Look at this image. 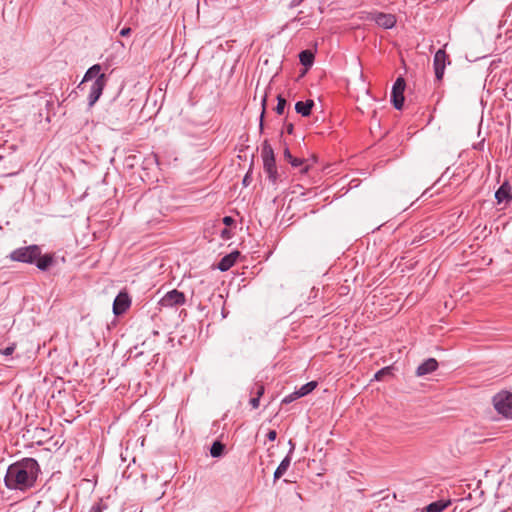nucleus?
<instances>
[{
	"label": "nucleus",
	"mask_w": 512,
	"mask_h": 512,
	"mask_svg": "<svg viewBox=\"0 0 512 512\" xmlns=\"http://www.w3.org/2000/svg\"><path fill=\"white\" fill-rule=\"evenodd\" d=\"M39 473L40 466L34 458H23L9 465L4 482L9 489L25 491L35 485Z\"/></svg>",
	"instance_id": "nucleus-1"
},
{
	"label": "nucleus",
	"mask_w": 512,
	"mask_h": 512,
	"mask_svg": "<svg viewBox=\"0 0 512 512\" xmlns=\"http://www.w3.org/2000/svg\"><path fill=\"white\" fill-rule=\"evenodd\" d=\"M261 156L263 159V169L269 181L276 184L279 179V174L277 172L274 150L268 140H265L262 144Z\"/></svg>",
	"instance_id": "nucleus-2"
},
{
	"label": "nucleus",
	"mask_w": 512,
	"mask_h": 512,
	"mask_svg": "<svg viewBox=\"0 0 512 512\" xmlns=\"http://www.w3.org/2000/svg\"><path fill=\"white\" fill-rule=\"evenodd\" d=\"M40 254L41 248L36 244H32L13 250L10 253V259L17 262L33 264Z\"/></svg>",
	"instance_id": "nucleus-3"
},
{
	"label": "nucleus",
	"mask_w": 512,
	"mask_h": 512,
	"mask_svg": "<svg viewBox=\"0 0 512 512\" xmlns=\"http://www.w3.org/2000/svg\"><path fill=\"white\" fill-rule=\"evenodd\" d=\"M495 410L503 417L512 419V393L502 391L493 397Z\"/></svg>",
	"instance_id": "nucleus-4"
},
{
	"label": "nucleus",
	"mask_w": 512,
	"mask_h": 512,
	"mask_svg": "<svg viewBox=\"0 0 512 512\" xmlns=\"http://www.w3.org/2000/svg\"><path fill=\"white\" fill-rule=\"evenodd\" d=\"M406 82L403 77H398L393 84L391 91V102L395 109L401 110L404 105V91Z\"/></svg>",
	"instance_id": "nucleus-5"
},
{
	"label": "nucleus",
	"mask_w": 512,
	"mask_h": 512,
	"mask_svg": "<svg viewBox=\"0 0 512 512\" xmlns=\"http://www.w3.org/2000/svg\"><path fill=\"white\" fill-rule=\"evenodd\" d=\"M186 296L183 292L173 289L167 292L159 301L162 307H178L184 305Z\"/></svg>",
	"instance_id": "nucleus-6"
},
{
	"label": "nucleus",
	"mask_w": 512,
	"mask_h": 512,
	"mask_svg": "<svg viewBox=\"0 0 512 512\" xmlns=\"http://www.w3.org/2000/svg\"><path fill=\"white\" fill-rule=\"evenodd\" d=\"M451 61L449 56L446 54L444 49H439L433 59V66L435 71V77L438 81H441L444 76L446 65H450Z\"/></svg>",
	"instance_id": "nucleus-7"
},
{
	"label": "nucleus",
	"mask_w": 512,
	"mask_h": 512,
	"mask_svg": "<svg viewBox=\"0 0 512 512\" xmlns=\"http://www.w3.org/2000/svg\"><path fill=\"white\" fill-rule=\"evenodd\" d=\"M107 84V76L105 74H101V76L97 77L96 80L92 83L90 87V91L88 94V104L92 107L102 95V92Z\"/></svg>",
	"instance_id": "nucleus-8"
},
{
	"label": "nucleus",
	"mask_w": 512,
	"mask_h": 512,
	"mask_svg": "<svg viewBox=\"0 0 512 512\" xmlns=\"http://www.w3.org/2000/svg\"><path fill=\"white\" fill-rule=\"evenodd\" d=\"M131 306V298L126 291H120L113 302V313L119 316L125 313Z\"/></svg>",
	"instance_id": "nucleus-9"
},
{
	"label": "nucleus",
	"mask_w": 512,
	"mask_h": 512,
	"mask_svg": "<svg viewBox=\"0 0 512 512\" xmlns=\"http://www.w3.org/2000/svg\"><path fill=\"white\" fill-rule=\"evenodd\" d=\"M370 19L384 29H391L396 24V17L393 14L375 12L370 14Z\"/></svg>",
	"instance_id": "nucleus-10"
},
{
	"label": "nucleus",
	"mask_w": 512,
	"mask_h": 512,
	"mask_svg": "<svg viewBox=\"0 0 512 512\" xmlns=\"http://www.w3.org/2000/svg\"><path fill=\"white\" fill-rule=\"evenodd\" d=\"M239 256L240 252L237 250L225 255L218 262L217 268L222 272L229 270L236 263Z\"/></svg>",
	"instance_id": "nucleus-11"
},
{
	"label": "nucleus",
	"mask_w": 512,
	"mask_h": 512,
	"mask_svg": "<svg viewBox=\"0 0 512 512\" xmlns=\"http://www.w3.org/2000/svg\"><path fill=\"white\" fill-rule=\"evenodd\" d=\"M437 368V360L435 358H428L417 367L416 375L421 377L434 372Z\"/></svg>",
	"instance_id": "nucleus-12"
},
{
	"label": "nucleus",
	"mask_w": 512,
	"mask_h": 512,
	"mask_svg": "<svg viewBox=\"0 0 512 512\" xmlns=\"http://www.w3.org/2000/svg\"><path fill=\"white\" fill-rule=\"evenodd\" d=\"M495 198L498 203L510 202L512 200V187L508 182H504L496 191Z\"/></svg>",
	"instance_id": "nucleus-13"
},
{
	"label": "nucleus",
	"mask_w": 512,
	"mask_h": 512,
	"mask_svg": "<svg viewBox=\"0 0 512 512\" xmlns=\"http://www.w3.org/2000/svg\"><path fill=\"white\" fill-rule=\"evenodd\" d=\"M36 265V267L41 271L48 270L52 265L55 264V257L54 254H40V256L37 257L36 261L33 263Z\"/></svg>",
	"instance_id": "nucleus-14"
},
{
	"label": "nucleus",
	"mask_w": 512,
	"mask_h": 512,
	"mask_svg": "<svg viewBox=\"0 0 512 512\" xmlns=\"http://www.w3.org/2000/svg\"><path fill=\"white\" fill-rule=\"evenodd\" d=\"M313 107H314V101L311 99H308L306 101H298L295 104L296 112L303 117H308L311 114Z\"/></svg>",
	"instance_id": "nucleus-15"
},
{
	"label": "nucleus",
	"mask_w": 512,
	"mask_h": 512,
	"mask_svg": "<svg viewBox=\"0 0 512 512\" xmlns=\"http://www.w3.org/2000/svg\"><path fill=\"white\" fill-rule=\"evenodd\" d=\"M450 504V500H438L427 505L425 508L422 509V512H442Z\"/></svg>",
	"instance_id": "nucleus-16"
},
{
	"label": "nucleus",
	"mask_w": 512,
	"mask_h": 512,
	"mask_svg": "<svg viewBox=\"0 0 512 512\" xmlns=\"http://www.w3.org/2000/svg\"><path fill=\"white\" fill-rule=\"evenodd\" d=\"M291 464V457L289 455H286V457L280 462L278 467L276 468L274 472V481H277L280 479L288 470L289 466Z\"/></svg>",
	"instance_id": "nucleus-17"
},
{
	"label": "nucleus",
	"mask_w": 512,
	"mask_h": 512,
	"mask_svg": "<svg viewBox=\"0 0 512 512\" xmlns=\"http://www.w3.org/2000/svg\"><path fill=\"white\" fill-rule=\"evenodd\" d=\"M300 63L305 67H311L314 62V53L310 50H303L299 54Z\"/></svg>",
	"instance_id": "nucleus-18"
},
{
	"label": "nucleus",
	"mask_w": 512,
	"mask_h": 512,
	"mask_svg": "<svg viewBox=\"0 0 512 512\" xmlns=\"http://www.w3.org/2000/svg\"><path fill=\"white\" fill-rule=\"evenodd\" d=\"M101 71V66L99 64H95L93 66H91L85 73L84 75V78L82 80V83L83 82H87L89 80H96L97 77L101 76L102 73H100Z\"/></svg>",
	"instance_id": "nucleus-19"
},
{
	"label": "nucleus",
	"mask_w": 512,
	"mask_h": 512,
	"mask_svg": "<svg viewBox=\"0 0 512 512\" xmlns=\"http://www.w3.org/2000/svg\"><path fill=\"white\" fill-rule=\"evenodd\" d=\"M283 156L293 167H301L305 163L304 159L293 157L288 147L284 149Z\"/></svg>",
	"instance_id": "nucleus-20"
},
{
	"label": "nucleus",
	"mask_w": 512,
	"mask_h": 512,
	"mask_svg": "<svg viewBox=\"0 0 512 512\" xmlns=\"http://www.w3.org/2000/svg\"><path fill=\"white\" fill-rule=\"evenodd\" d=\"M224 449L225 445L223 443L220 441H215L210 448V454L212 457L218 458L223 455Z\"/></svg>",
	"instance_id": "nucleus-21"
},
{
	"label": "nucleus",
	"mask_w": 512,
	"mask_h": 512,
	"mask_svg": "<svg viewBox=\"0 0 512 512\" xmlns=\"http://www.w3.org/2000/svg\"><path fill=\"white\" fill-rule=\"evenodd\" d=\"M317 387L316 381H310L304 384L300 389H298V395L306 396L311 393Z\"/></svg>",
	"instance_id": "nucleus-22"
},
{
	"label": "nucleus",
	"mask_w": 512,
	"mask_h": 512,
	"mask_svg": "<svg viewBox=\"0 0 512 512\" xmlns=\"http://www.w3.org/2000/svg\"><path fill=\"white\" fill-rule=\"evenodd\" d=\"M392 374H393V367L387 366V367H384V368L380 369L379 371H377L374 375V379L377 381H381L384 379V377L391 376Z\"/></svg>",
	"instance_id": "nucleus-23"
},
{
	"label": "nucleus",
	"mask_w": 512,
	"mask_h": 512,
	"mask_svg": "<svg viewBox=\"0 0 512 512\" xmlns=\"http://www.w3.org/2000/svg\"><path fill=\"white\" fill-rule=\"evenodd\" d=\"M265 392V387L262 383H255L251 389V394L255 397L261 398Z\"/></svg>",
	"instance_id": "nucleus-24"
},
{
	"label": "nucleus",
	"mask_w": 512,
	"mask_h": 512,
	"mask_svg": "<svg viewBox=\"0 0 512 512\" xmlns=\"http://www.w3.org/2000/svg\"><path fill=\"white\" fill-rule=\"evenodd\" d=\"M286 103L287 102L285 98H283L281 95L277 96V105L275 107V111L277 114L282 115L284 113Z\"/></svg>",
	"instance_id": "nucleus-25"
},
{
	"label": "nucleus",
	"mask_w": 512,
	"mask_h": 512,
	"mask_svg": "<svg viewBox=\"0 0 512 512\" xmlns=\"http://www.w3.org/2000/svg\"><path fill=\"white\" fill-rule=\"evenodd\" d=\"M302 396L301 395H298V390L294 391L293 393L285 396L282 400V403L283 404H289L295 400H297L298 398H301Z\"/></svg>",
	"instance_id": "nucleus-26"
},
{
	"label": "nucleus",
	"mask_w": 512,
	"mask_h": 512,
	"mask_svg": "<svg viewBox=\"0 0 512 512\" xmlns=\"http://www.w3.org/2000/svg\"><path fill=\"white\" fill-rule=\"evenodd\" d=\"M15 348H16V345L15 344H11L10 346H8L6 348L1 349L0 353L5 355V356H9V355L13 354V352L15 351Z\"/></svg>",
	"instance_id": "nucleus-27"
},
{
	"label": "nucleus",
	"mask_w": 512,
	"mask_h": 512,
	"mask_svg": "<svg viewBox=\"0 0 512 512\" xmlns=\"http://www.w3.org/2000/svg\"><path fill=\"white\" fill-rule=\"evenodd\" d=\"M265 103H266V96L262 99L263 109H262V113L260 115V129L261 130L263 129V119H264V114H265Z\"/></svg>",
	"instance_id": "nucleus-28"
},
{
	"label": "nucleus",
	"mask_w": 512,
	"mask_h": 512,
	"mask_svg": "<svg viewBox=\"0 0 512 512\" xmlns=\"http://www.w3.org/2000/svg\"><path fill=\"white\" fill-rule=\"evenodd\" d=\"M250 405L252 406L253 409H257L260 405V398L253 396L250 399Z\"/></svg>",
	"instance_id": "nucleus-29"
},
{
	"label": "nucleus",
	"mask_w": 512,
	"mask_h": 512,
	"mask_svg": "<svg viewBox=\"0 0 512 512\" xmlns=\"http://www.w3.org/2000/svg\"><path fill=\"white\" fill-rule=\"evenodd\" d=\"M221 237L225 240H228L231 238L232 236V233L231 231L228 229V228H224L222 231H221Z\"/></svg>",
	"instance_id": "nucleus-30"
},
{
	"label": "nucleus",
	"mask_w": 512,
	"mask_h": 512,
	"mask_svg": "<svg viewBox=\"0 0 512 512\" xmlns=\"http://www.w3.org/2000/svg\"><path fill=\"white\" fill-rule=\"evenodd\" d=\"M102 511H103V506L99 502V503L92 505L89 512H102Z\"/></svg>",
	"instance_id": "nucleus-31"
},
{
	"label": "nucleus",
	"mask_w": 512,
	"mask_h": 512,
	"mask_svg": "<svg viewBox=\"0 0 512 512\" xmlns=\"http://www.w3.org/2000/svg\"><path fill=\"white\" fill-rule=\"evenodd\" d=\"M222 222L226 226H231L232 224H234L235 220L231 216H225L223 217Z\"/></svg>",
	"instance_id": "nucleus-32"
},
{
	"label": "nucleus",
	"mask_w": 512,
	"mask_h": 512,
	"mask_svg": "<svg viewBox=\"0 0 512 512\" xmlns=\"http://www.w3.org/2000/svg\"><path fill=\"white\" fill-rule=\"evenodd\" d=\"M277 437V432L275 430H269L267 433V439L269 441H274Z\"/></svg>",
	"instance_id": "nucleus-33"
},
{
	"label": "nucleus",
	"mask_w": 512,
	"mask_h": 512,
	"mask_svg": "<svg viewBox=\"0 0 512 512\" xmlns=\"http://www.w3.org/2000/svg\"><path fill=\"white\" fill-rule=\"evenodd\" d=\"M130 33H131V28L130 27H124L120 31V35L123 36V37L128 36Z\"/></svg>",
	"instance_id": "nucleus-34"
},
{
	"label": "nucleus",
	"mask_w": 512,
	"mask_h": 512,
	"mask_svg": "<svg viewBox=\"0 0 512 512\" xmlns=\"http://www.w3.org/2000/svg\"><path fill=\"white\" fill-rule=\"evenodd\" d=\"M288 444H289L290 449H289V452L287 455H289L291 457L292 453L295 450V443L292 440H289Z\"/></svg>",
	"instance_id": "nucleus-35"
},
{
	"label": "nucleus",
	"mask_w": 512,
	"mask_h": 512,
	"mask_svg": "<svg viewBox=\"0 0 512 512\" xmlns=\"http://www.w3.org/2000/svg\"><path fill=\"white\" fill-rule=\"evenodd\" d=\"M293 130H294V126H293V124H292V123H288V124H286V132H287L288 134H292V133H293Z\"/></svg>",
	"instance_id": "nucleus-36"
},
{
	"label": "nucleus",
	"mask_w": 512,
	"mask_h": 512,
	"mask_svg": "<svg viewBox=\"0 0 512 512\" xmlns=\"http://www.w3.org/2000/svg\"><path fill=\"white\" fill-rule=\"evenodd\" d=\"M249 178H250L249 174H246L245 177L243 178V184L245 186H247L249 184Z\"/></svg>",
	"instance_id": "nucleus-37"
},
{
	"label": "nucleus",
	"mask_w": 512,
	"mask_h": 512,
	"mask_svg": "<svg viewBox=\"0 0 512 512\" xmlns=\"http://www.w3.org/2000/svg\"><path fill=\"white\" fill-rule=\"evenodd\" d=\"M308 169H309V166H308V165H305V166L301 169V173H307V172H308Z\"/></svg>",
	"instance_id": "nucleus-38"
},
{
	"label": "nucleus",
	"mask_w": 512,
	"mask_h": 512,
	"mask_svg": "<svg viewBox=\"0 0 512 512\" xmlns=\"http://www.w3.org/2000/svg\"><path fill=\"white\" fill-rule=\"evenodd\" d=\"M148 342H149V340L147 339V340H145L141 345H142V346H146V345L148 344Z\"/></svg>",
	"instance_id": "nucleus-39"
},
{
	"label": "nucleus",
	"mask_w": 512,
	"mask_h": 512,
	"mask_svg": "<svg viewBox=\"0 0 512 512\" xmlns=\"http://www.w3.org/2000/svg\"><path fill=\"white\" fill-rule=\"evenodd\" d=\"M153 335L156 337L159 335V333L157 331H153Z\"/></svg>",
	"instance_id": "nucleus-40"
}]
</instances>
